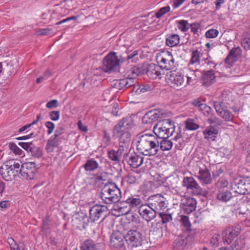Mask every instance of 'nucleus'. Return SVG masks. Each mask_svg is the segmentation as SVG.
Listing matches in <instances>:
<instances>
[{"label":"nucleus","mask_w":250,"mask_h":250,"mask_svg":"<svg viewBox=\"0 0 250 250\" xmlns=\"http://www.w3.org/2000/svg\"><path fill=\"white\" fill-rule=\"evenodd\" d=\"M137 149L143 155L154 156L159 150V140L155 135L146 133L138 134L136 139Z\"/></svg>","instance_id":"nucleus-1"},{"label":"nucleus","mask_w":250,"mask_h":250,"mask_svg":"<svg viewBox=\"0 0 250 250\" xmlns=\"http://www.w3.org/2000/svg\"><path fill=\"white\" fill-rule=\"evenodd\" d=\"M101 198L106 204L117 203L121 198V190L115 183L108 182L102 189Z\"/></svg>","instance_id":"nucleus-2"},{"label":"nucleus","mask_w":250,"mask_h":250,"mask_svg":"<svg viewBox=\"0 0 250 250\" xmlns=\"http://www.w3.org/2000/svg\"><path fill=\"white\" fill-rule=\"evenodd\" d=\"M142 67L134 66L127 69L125 74V78L119 80H116L115 85L119 89L129 88L137 83L136 78L139 75L144 73Z\"/></svg>","instance_id":"nucleus-3"},{"label":"nucleus","mask_w":250,"mask_h":250,"mask_svg":"<svg viewBox=\"0 0 250 250\" xmlns=\"http://www.w3.org/2000/svg\"><path fill=\"white\" fill-rule=\"evenodd\" d=\"M175 130L174 123L169 119L159 121L154 126L153 131L159 140L171 136Z\"/></svg>","instance_id":"nucleus-4"},{"label":"nucleus","mask_w":250,"mask_h":250,"mask_svg":"<svg viewBox=\"0 0 250 250\" xmlns=\"http://www.w3.org/2000/svg\"><path fill=\"white\" fill-rule=\"evenodd\" d=\"M132 224L128 222L124 225L125 241L130 248H137L142 245V234L136 229H131Z\"/></svg>","instance_id":"nucleus-5"},{"label":"nucleus","mask_w":250,"mask_h":250,"mask_svg":"<svg viewBox=\"0 0 250 250\" xmlns=\"http://www.w3.org/2000/svg\"><path fill=\"white\" fill-rule=\"evenodd\" d=\"M232 190L239 194L250 193V178L249 177L235 179L231 183Z\"/></svg>","instance_id":"nucleus-6"},{"label":"nucleus","mask_w":250,"mask_h":250,"mask_svg":"<svg viewBox=\"0 0 250 250\" xmlns=\"http://www.w3.org/2000/svg\"><path fill=\"white\" fill-rule=\"evenodd\" d=\"M120 61L118 59L116 53H110L105 57L103 61L102 70L105 72L109 73L112 71L118 69Z\"/></svg>","instance_id":"nucleus-7"},{"label":"nucleus","mask_w":250,"mask_h":250,"mask_svg":"<svg viewBox=\"0 0 250 250\" xmlns=\"http://www.w3.org/2000/svg\"><path fill=\"white\" fill-rule=\"evenodd\" d=\"M182 186L186 188L188 192L195 195H202L204 193L203 189L192 177H184Z\"/></svg>","instance_id":"nucleus-8"},{"label":"nucleus","mask_w":250,"mask_h":250,"mask_svg":"<svg viewBox=\"0 0 250 250\" xmlns=\"http://www.w3.org/2000/svg\"><path fill=\"white\" fill-rule=\"evenodd\" d=\"M37 171L35 162H28L21 164L20 172L22 178L26 180L33 179Z\"/></svg>","instance_id":"nucleus-9"},{"label":"nucleus","mask_w":250,"mask_h":250,"mask_svg":"<svg viewBox=\"0 0 250 250\" xmlns=\"http://www.w3.org/2000/svg\"><path fill=\"white\" fill-rule=\"evenodd\" d=\"M184 76L180 72L170 71L167 75V82L171 87L174 88L185 86Z\"/></svg>","instance_id":"nucleus-10"},{"label":"nucleus","mask_w":250,"mask_h":250,"mask_svg":"<svg viewBox=\"0 0 250 250\" xmlns=\"http://www.w3.org/2000/svg\"><path fill=\"white\" fill-rule=\"evenodd\" d=\"M62 141V129L60 127L56 130L55 134L48 140L45 149L48 153L53 152L58 148Z\"/></svg>","instance_id":"nucleus-11"},{"label":"nucleus","mask_w":250,"mask_h":250,"mask_svg":"<svg viewBox=\"0 0 250 250\" xmlns=\"http://www.w3.org/2000/svg\"><path fill=\"white\" fill-rule=\"evenodd\" d=\"M108 211V208L105 206L96 205L90 208L89 210V219L92 222H94L102 218L104 219L106 213Z\"/></svg>","instance_id":"nucleus-12"},{"label":"nucleus","mask_w":250,"mask_h":250,"mask_svg":"<svg viewBox=\"0 0 250 250\" xmlns=\"http://www.w3.org/2000/svg\"><path fill=\"white\" fill-rule=\"evenodd\" d=\"M149 205L156 211L163 210L167 207L166 198L160 194L151 195L148 198Z\"/></svg>","instance_id":"nucleus-13"},{"label":"nucleus","mask_w":250,"mask_h":250,"mask_svg":"<svg viewBox=\"0 0 250 250\" xmlns=\"http://www.w3.org/2000/svg\"><path fill=\"white\" fill-rule=\"evenodd\" d=\"M166 117V114L162 109H155L150 110L143 117L142 122L144 124L151 125Z\"/></svg>","instance_id":"nucleus-14"},{"label":"nucleus","mask_w":250,"mask_h":250,"mask_svg":"<svg viewBox=\"0 0 250 250\" xmlns=\"http://www.w3.org/2000/svg\"><path fill=\"white\" fill-rule=\"evenodd\" d=\"M157 60L161 69L170 70L174 67V59L172 54L167 51L157 56Z\"/></svg>","instance_id":"nucleus-15"},{"label":"nucleus","mask_w":250,"mask_h":250,"mask_svg":"<svg viewBox=\"0 0 250 250\" xmlns=\"http://www.w3.org/2000/svg\"><path fill=\"white\" fill-rule=\"evenodd\" d=\"M240 233V228L239 227L229 228L222 231V237L224 245H229Z\"/></svg>","instance_id":"nucleus-16"},{"label":"nucleus","mask_w":250,"mask_h":250,"mask_svg":"<svg viewBox=\"0 0 250 250\" xmlns=\"http://www.w3.org/2000/svg\"><path fill=\"white\" fill-rule=\"evenodd\" d=\"M133 120L131 117L123 118L119 122L113 129V133H120L123 131H128L133 126Z\"/></svg>","instance_id":"nucleus-17"},{"label":"nucleus","mask_w":250,"mask_h":250,"mask_svg":"<svg viewBox=\"0 0 250 250\" xmlns=\"http://www.w3.org/2000/svg\"><path fill=\"white\" fill-rule=\"evenodd\" d=\"M196 203V201L194 198L189 196H184L181 200L180 207L185 213L189 214L195 210Z\"/></svg>","instance_id":"nucleus-18"},{"label":"nucleus","mask_w":250,"mask_h":250,"mask_svg":"<svg viewBox=\"0 0 250 250\" xmlns=\"http://www.w3.org/2000/svg\"><path fill=\"white\" fill-rule=\"evenodd\" d=\"M157 211L148 205L141 206L139 209V213L141 217L147 222L153 220L156 216Z\"/></svg>","instance_id":"nucleus-19"},{"label":"nucleus","mask_w":250,"mask_h":250,"mask_svg":"<svg viewBox=\"0 0 250 250\" xmlns=\"http://www.w3.org/2000/svg\"><path fill=\"white\" fill-rule=\"evenodd\" d=\"M113 135L119 138V147L127 151L132 138L130 132L126 131L120 133H113Z\"/></svg>","instance_id":"nucleus-20"},{"label":"nucleus","mask_w":250,"mask_h":250,"mask_svg":"<svg viewBox=\"0 0 250 250\" xmlns=\"http://www.w3.org/2000/svg\"><path fill=\"white\" fill-rule=\"evenodd\" d=\"M127 163L132 168H137L142 165L144 157L136 152H129L125 158Z\"/></svg>","instance_id":"nucleus-21"},{"label":"nucleus","mask_w":250,"mask_h":250,"mask_svg":"<svg viewBox=\"0 0 250 250\" xmlns=\"http://www.w3.org/2000/svg\"><path fill=\"white\" fill-rule=\"evenodd\" d=\"M217 115L226 122L232 121L234 117V115L228 109V106L220 105L214 106Z\"/></svg>","instance_id":"nucleus-22"},{"label":"nucleus","mask_w":250,"mask_h":250,"mask_svg":"<svg viewBox=\"0 0 250 250\" xmlns=\"http://www.w3.org/2000/svg\"><path fill=\"white\" fill-rule=\"evenodd\" d=\"M125 235L119 231L112 233L110 236V245L115 249H120L124 248L125 245Z\"/></svg>","instance_id":"nucleus-23"},{"label":"nucleus","mask_w":250,"mask_h":250,"mask_svg":"<svg viewBox=\"0 0 250 250\" xmlns=\"http://www.w3.org/2000/svg\"><path fill=\"white\" fill-rule=\"evenodd\" d=\"M124 203H126L128 205L129 208L126 209L125 213H128L130 211L131 208H135L144 205L143 204V201L141 197L136 195H131L128 196L125 201L121 202V204L123 205Z\"/></svg>","instance_id":"nucleus-24"},{"label":"nucleus","mask_w":250,"mask_h":250,"mask_svg":"<svg viewBox=\"0 0 250 250\" xmlns=\"http://www.w3.org/2000/svg\"><path fill=\"white\" fill-rule=\"evenodd\" d=\"M242 51L240 47L231 49L225 59V63L232 65L242 55Z\"/></svg>","instance_id":"nucleus-25"},{"label":"nucleus","mask_w":250,"mask_h":250,"mask_svg":"<svg viewBox=\"0 0 250 250\" xmlns=\"http://www.w3.org/2000/svg\"><path fill=\"white\" fill-rule=\"evenodd\" d=\"M163 70L159 65L154 63L149 64L147 68V75L151 79H155L158 77L160 78L163 73Z\"/></svg>","instance_id":"nucleus-26"},{"label":"nucleus","mask_w":250,"mask_h":250,"mask_svg":"<svg viewBox=\"0 0 250 250\" xmlns=\"http://www.w3.org/2000/svg\"><path fill=\"white\" fill-rule=\"evenodd\" d=\"M198 178L203 184H209L212 178L209 170L207 167L200 168Z\"/></svg>","instance_id":"nucleus-27"},{"label":"nucleus","mask_w":250,"mask_h":250,"mask_svg":"<svg viewBox=\"0 0 250 250\" xmlns=\"http://www.w3.org/2000/svg\"><path fill=\"white\" fill-rule=\"evenodd\" d=\"M202 79L203 84L206 86H209L215 81V76L213 70L204 71L202 73Z\"/></svg>","instance_id":"nucleus-28"},{"label":"nucleus","mask_w":250,"mask_h":250,"mask_svg":"<svg viewBox=\"0 0 250 250\" xmlns=\"http://www.w3.org/2000/svg\"><path fill=\"white\" fill-rule=\"evenodd\" d=\"M0 173L3 179L6 181H11L17 175L14 170H11L7 168L6 166L3 165L0 168Z\"/></svg>","instance_id":"nucleus-29"},{"label":"nucleus","mask_w":250,"mask_h":250,"mask_svg":"<svg viewBox=\"0 0 250 250\" xmlns=\"http://www.w3.org/2000/svg\"><path fill=\"white\" fill-rule=\"evenodd\" d=\"M21 162L19 160L10 159L6 161L4 165L7 166V168L14 170L15 173L18 174L21 166Z\"/></svg>","instance_id":"nucleus-30"},{"label":"nucleus","mask_w":250,"mask_h":250,"mask_svg":"<svg viewBox=\"0 0 250 250\" xmlns=\"http://www.w3.org/2000/svg\"><path fill=\"white\" fill-rule=\"evenodd\" d=\"M101 243L95 244L92 240H87L82 244L80 249L81 250H98L101 249Z\"/></svg>","instance_id":"nucleus-31"},{"label":"nucleus","mask_w":250,"mask_h":250,"mask_svg":"<svg viewBox=\"0 0 250 250\" xmlns=\"http://www.w3.org/2000/svg\"><path fill=\"white\" fill-rule=\"evenodd\" d=\"M205 138L209 141H213L215 140L218 134V130L212 126L207 127L203 131Z\"/></svg>","instance_id":"nucleus-32"},{"label":"nucleus","mask_w":250,"mask_h":250,"mask_svg":"<svg viewBox=\"0 0 250 250\" xmlns=\"http://www.w3.org/2000/svg\"><path fill=\"white\" fill-rule=\"evenodd\" d=\"M188 242L187 237L185 236H179L175 240L173 244L174 247L178 250L185 248Z\"/></svg>","instance_id":"nucleus-33"},{"label":"nucleus","mask_w":250,"mask_h":250,"mask_svg":"<svg viewBox=\"0 0 250 250\" xmlns=\"http://www.w3.org/2000/svg\"><path fill=\"white\" fill-rule=\"evenodd\" d=\"M126 152L122 148L119 147L118 150H111L108 151V157L112 161L119 162L120 161L122 154Z\"/></svg>","instance_id":"nucleus-34"},{"label":"nucleus","mask_w":250,"mask_h":250,"mask_svg":"<svg viewBox=\"0 0 250 250\" xmlns=\"http://www.w3.org/2000/svg\"><path fill=\"white\" fill-rule=\"evenodd\" d=\"M229 93L226 91L222 92L220 99L217 101H215L213 103L214 106H219L220 105H223L225 106H229Z\"/></svg>","instance_id":"nucleus-35"},{"label":"nucleus","mask_w":250,"mask_h":250,"mask_svg":"<svg viewBox=\"0 0 250 250\" xmlns=\"http://www.w3.org/2000/svg\"><path fill=\"white\" fill-rule=\"evenodd\" d=\"M180 36L177 34H170L167 36L166 43L169 47H174L180 42Z\"/></svg>","instance_id":"nucleus-36"},{"label":"nucleus","mask_w":250,"mask_h":250,"mask_svg":"<svg viewBox=\"0 0 250 250\" xmlns=\"http://www.w3.org/2000/svg\"><path fill=\"white\" fill-rule=\"evenodd\" d=\"M217 199L222 202H227L232 197L231 193L228 190H220L217 194Z\"/></svg>","instance_id":"nucleus-37"},{"label":"nucleus","mask_w":250,"mask_h":250,"mask_svg":"<svg viewBox=\"0 0 250 250\" xmlns=\"http://www.w3.org/2000/svg\"><path fill=\"white\" fill-rule=\"evenodd\" d=\"M73 221L81 225L82 223L87 224L88 218L86 215L83 212H78L75 213L73 216Z\"/></svg>","instance_id":"nucleus-38"},{"label":"nucleus","mask_w":250,"mask_h":250,"mask_svg":"<svg viewBox=\"0 0 250 250\" xmlns=\"http://www.w3.org/2000/svg\"><path fill=\"white\" fill-rule=\"evenodd\" d=\"M83 167L88 171H91L96 169L99 167L98 163L93 159L87 160Z\"/></svg>","instance_id":"nucleus-39"},{"label":"nucleus","mask_w":250,"mask_h":250,"mask_svg":"<svg viewBox=\"0 0 250 250\" xmlns=\"http://www.w3.org/2000/svg\"><path fill=\"white\" fill-rule=\"evenodd\" d=\"M168 138L159 140V147L162 151L169 150L171 149L173 143Z\"/></svg>","instance_id":"nucleus-40"},{"label":"nucleus","mask_w":250,"mask_h":250,"mask_svg":"<svg viewBox=\"0 0 250 250\" xmlns=\"http://www.w3.org/2000/svg\"><path fill=\"white\" fill-rule=\"evenodd\" d=\"M241 240L237 238L231 245H228L227 246L222 247L218 250H239L240 248V243Z\"/></svg>","instance_id":"nucleus-41"},{"label":"nucleus","mask_w":250,"mask_h":250,"mask_svg":"<svg viewBox=\"0 0 250 250\" xmlns=\"http://www.w3.org/2000/svg\"><path fill=\"white\" fill-rule=\"evenodd\" d=\"M186 128L189 130H195L199 128V125L192 119H188L186 121Z\"/></svg>","instance_id":"nucleus-42"},{"label":"nucleus","mask_w":250,"mask_h":250,"mask_svg":"<svg viewBox=\"0 0 250 250\" xmlns=\"http://www.w3.org/2000/svg\"><path fill=\"white\" fill-rule=\"evenodd\" d=\"M177 27L181 31L185 32H187L189 28V23L186 20H180L177 21Z\"/></svg>","instance_id":"nucleus-43"},{"label":"nucleus","mask_w":250,"mask_h":250,"mask_svg":"<svg viewBox=\"0 0 250 250\" xmlns=\"http://www.w3.org/2000/svg\"><path fill=\"white\" fill-rule=\"evenodd\" d=\"M203 114L206 117H210L213 114V109L209 106L204 104L200 109Z\"/></svg>","instance_id":"nucleus-44"},{"label":"nucleus","mask_w":250,"mask_h":250,"mask_svg":"<svg viewBox=\"0 0 250 250\" xmlns=\"http://www.w3.org/2000/svg\"><path fill=\"white\" fill-rule=\"evenodd\" d=\"M200 55V51H198L197 50L193 51L192 53L190 63L192 64L197 63L198 65H199Z\"/></svg>","instance_id":"nucleus-45"},{"label":"nucleus","mask_w":250,"mask_h":250,"mask_svg":"<svg viewBox=\"0 0 250 250\" xmlns=\"http://www.w3.org/2000/svg\"><path fill=\"white\" fill-rule=\"evenodd\" d=\"M159 215L162 219V222L163 224H166L170 222L172 219V216L170 214H167L164 212H160L159 213Z\"/></svg>","instance_id":"nucleus-46"},{"label":"nucleus","mask_w":250,"mask_h":250,"mask_svg":"<svg viewBox=\"0 0 250 250\" xmlns=\"http://www.w3.org/2000/svg\"><path fill=\"white\" fill-rule=\"evenodd\" d=\"M220 240V235L218 233H214L211 238L210 244L213 247H218L219 245V243H221Z\"/></svg>","instance_id":"nucleus-47"},{"label":"nucleus","mask_w":250,"mask_h":250,"mask_svg":"<svg viewBox=\"0 0 250 250\" xmlns=\"http://www.w3.org/2000/svg\"><path fill=\"white\" fill-rule=\"evenodd\" d=\"M242 46L246 51L250 50V37L242 38L241 41Z\"/></svg>","instance_id":"nucleus-48"},{"label":"nucleus","mask_w":250,"mask_h":250,"mask_svg":"<svg viewBox=\"0 0 250 250\" xmlns=\"http://www.w3.org/2000/svg\"><path fill=\"white\" fill-rule=\"evenodd\" d=\"M182 225L184 226L186 230H189L190 229L191 224L189 221L188 217L187 216L182 215L181 216L180 219Z\"/></svg>","instance_id":"nucleus-49"},{"label":"nucleus","mask_w":250,"mask_h":250,"mask_svg":"<svg viewBox=\"0 0 250 250\" xmlns=\"http://www.w3.org/2000/svg\"><path fill=\"white\" fill-rule=\"evenodd\" d=\"M104 134L102 140V145L104 147H106L109 145L111 141V137L110 134L106 130H104Z\"/></svg>","instance_id":"nucleus-50"},{"label":"nucleus","mask_w":250,"mask_h":250,"mask_svg":"<svg viewBox=\"0 0 250 250\" xmlns=\"http://www.w3.org/2000/svg\"><path fill=\"white\" fill-rule=\"evenodd\" d=\"M29 152L31 153L33 156L37 158H40L42 156V150L40 148L34 146H32V148H30Z\"/></svg>","instance_id":"nucleus-51"},{"label":"nucleus","mask_w":250,"mask_h":250,"mask_svg":"<svg viewBox=\"0 0 250 250\" xmlns=\"http://www.w3.org/2000/svg\"><path fill=\"white\" fill-rule=\"evenodd\" d=\"M208 122L210 125H214L215 126H218L221 125L222 121L221 120L215 116H210L208 119Z\"/></svg>","instance_id":"nucleus-52"},{"label":"nucleus","mask_w":250,"mask_h":250,"mask_svg":"<svg viewBox=\"0 0 250 250\" xmlns=\"http://www.w3.org/2000/svg\"><path fill=\"white\" fill-rule=\"evenodd\" d=\"M9 148L16 155H21L23 152L22 150L14 143H10Z\"/></svg>","instance_id":"nucleus-53"},{"label":"nucleus","mask_w":250,"mask_h":250,"mask_svg":"<svg viewBox=\"0 0 250 250\" xmlns=\"http://www.w3.org/2000/svg\"><path fill=\"white\" fill-rule=\"evenodd\" d=\"M170 8L169 6L163 7L160 9V10L155 14V16L157 18H161L164 14L169 12Z\"/></svg>","instance_id":"nucleus-54"},{"label":"nucleus","mask_w":250,"mask_h":250,"mask_svg":"<svg viewBox=\"0 0 250 250\" xmlns=\"http://www.w3.org/2000/svg\"><path fill=\"white\" fill-rule=\"evenodd\" d=\"M125 181L130 185L134 184L137 183L138 179L136 177L132 174H129L125 178Z\"/></svg>","instance_id":"nucleus-55"},{"label":"nucleus","mask_w":250,"mask_h":250,"mask_svg":"<svg viewBox=\"0 0 250 250\" xmlns=\"http://www.w3.org/2000/svg\"><path fill=\"white\" fill-rule=\"evenodd\" d=\"M219 34V32L216 29H211L206 32V37L208 38H214L216 37Z\"/></svg>","instance_id":"nucleus-56"},{"label":"nucleus","mask_w":250,"mask_h":250,"mask_svg":"<svg viewBox=\"0 0 250 250\" xmlns=\"http://www.w3.org/2000/svg\"><path fill=\"white\" fill-rule=\"evenodd\" d=\"M229 185V182L228 180L223 177L219 178L217 183V186L218 188H223L227 187Z\"/></svg>","instance_id":"nucleus-57"},{"label":"nucleus","mask_w":250,"mask_h":250,"mask_svg":"<svg viewBox=\"0 0 250 250\" xmlns=\"http://www.w3.org/2000/svg\"><path fill=\"white\" fill-rule=\"evenodd\" d=\"M51 73L49 70H46L43 74L42 76L40 77L37 79V83H40L44 80L48 79V78L51 76Z\"/></svg>","instance_id":"nucleus-58"},{"label":"nucleus","mask_w":250,"mask_h":250,"mask_svg":"<svg viewBox=\"0 0 250 250\" xmlns=\"http://www.w3.org/2000/svg\"><path fill=\"white\" fill-rule=\"evenodd\" d=\"M187 231H188V236L186 237L188 240V242L190 243L193 241L194 238L196 237L197 232L196 230H191L190 229Z\"/></svg>","instance_id":"nucleus-59"},{"label":"nucleus","mask_w":250,"mask_h":250,"mask_svg":"<svg viewBox=\"0 0 250 250\" xmlns=\"http://www.w3.org/2000/svg\"><path fill=\"white\" fill-rule=\"evenodd\" d=\"M18 145L21 146L22 148L27 151H30V148H32V142L25 143V142H19Z\"/></svg>","instance_id":"nucleus-60"},{"label":"nucleus","mask_w":250,"mask_h":250,"mask_svg":"<svg viewBox=\"0 0 250 250\" xmlns=\"http://www.w3.org/2000/svg\"><path fill=\"white\" fill-rule=\"evenodd\" d=\"M11 202L9 200H3L0 202V208L2 210H5L10 206Z\"/></svg>","instance_id":"nucleus-61"},{"label":"nucleus","mask_w":250,"mask_h":250,"mask_svg":"<svg viewBox=\"0 0 250 250\" xmlns=\"http://www.w3.org/2000/svg\"><path fill=\"white\" fill-rule=\"evenodd\" d=\"M189 25L191 31L194 34L198 32V29L200 27V25L198 23H192L189 24Z\"/></svg>","instance_id":"nucleus-62"},{"label":"nucleus","mask_w":250,"mask_h":250,"mask_svg":"<svg viewBox=\"0 0 250 250\" xmlns=\"http://www.w3.org/2000/svg\"><path fill=\"white\" fill-rule=\"evenodd\" d=\"M45 126L48 128L47 133L50 134L52 133L55 128V125L49 121H47L45 124Z\"/></svg>","instance_id":"nucleus-63"},{"label":"nucleus","mask_w":250,"mask_h":250,"mask_svg":"<svg viewBox=\"0 0 250 250\" xmlns=\"http://www.w3.org/2000/svg\"><path fill=\"white\" fill-rule=\"evenodd\" d=\"M50 119L53 121H57L60 117V112L59 111H53L49 113Z\"/></svg>","instance_id":"nucleus-64"}]
</instances>
